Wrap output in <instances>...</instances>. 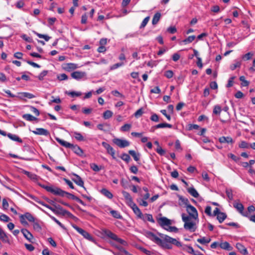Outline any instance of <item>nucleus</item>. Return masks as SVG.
Wrapping results in <instances>:
<instances>
[{
  "instance_id": "6e6d98bb",
  "label": "nucleus",
  "mask_w": 255,
  "mask_h": 255,
  "mask_svg": "<svg viewBox=\"0 0 255 255\" xmlns=\"http://www.w3.org/2000/svg\"><path fill=\"white\" fill-rule=\"evenodd\" d=\"M145 219H143V220H147L148 221H149L150 222H152V223H154V220L152 217V216L150 214H145Z\"/></svg>"
},
{
  "instance_id": "72a5a7b5",
  "label": "nucleus",
  "mask_w": 255,
  "mask_h": 255,
  "mask_svg": "<svg viewBox=\"0 0 255 255\" xmlns=\"http://www.w3.org/2000/svg\"><path fill=\"white\" fill-rule=\"evenodd\" d=\"M240 80L242 82L241 85L242 86L247 87L249 85L250 82L245 79V76H241L240 77Z\"/></svg>"
},
{
  "instance_id": "f257e3e1",
  "label": "nucleus",
  "mask_w": 255,
  "mask_h": 255,
  "mask_svg": "<svg viewBox=\"0 0 255 255\" xmlns=\"http://www.w3.org/2000/svg\"><path fill=\"white\" fill-rule=\"evenodd\" d=\"M145 235L146 237L154 242L155 244L165 249H171L172 245H174L177 247H181L180 242L167 235L159 234L160 238L158 237L153 233L146 231L145 232Z\"/></svg>"
},
{
  "instance_id": "a878e982",
  "label": "nucleus",
  "mask_w": 255,
  "mask_h": 255,
  "mask_svg": "<svg viewBox=\"0 0 255 255\" xmlns=\"http://www.w3.org/2000/svg\"><path fill=\"white\" fill-rule=\"evenodd\" d=\"M128 153L130 155H131L133 157V159L136 161H138L139 160L140 155L139 153L136 154V152H135V151L132 150H129Z\"/></svg>"
},
{
  "instance_id": "3c124183",
  "label": "nucleus",
  "mask_w": 255,
  "mask_h": 255,
  "mask_svg": "<svg viewBox=\"0 0 255 255\" xmlns=\"http://www.w3.org/2000/svg\"><path fill=\"white\" fill-rule=\"evenodd\" d=\"M90 167L92 168L94 171L98 172L99 171L101 168H100L96 164L92 163L90 164Z\"/></svg>"
},
{
  "instance_id": "f3484780",
  "label": "nucleus",
  "mask_w": 255,
  "mask_h": 255,
  "mask_svg": "<svg viewBox=\"0 0 255 255\" xmlns=\"http://www.w3.org/2000/svg\"><path fill=\"white\" fill-rule=\"evenodd\" d=\"M122 194H123L124 197H125V199L126 200L127 204L128 205H130L131 204V203H134L133 202V200H132V199L131 196L128 192L123 191L122 192Z\"/></svg>"
},
{
  "instance_id": "cd10ccee",
  "label": "nucleus",
  "mask_w": 255,
  "mask_h": 255,
  "mask_svg": "<svg viewBox=\"0 0 255 255\" xmlns=\"http://www.w3.org/2000/svg\"><path fill=\"white\" fill-rule=\"evenodd\" d=\"M197 242L201 244L206 245L211 242V239L203 237L202 238L198 239Z\"/></svg>"
},
{
  "instance_id": "e433bc0d",
  "label": "nucleus",
  "mask_w": 255,
  "mask_h": 255,
  "mask_svg": "<svg viewBox=\"0 0 255 255\" xmlns=\"http://www.w3.org/2000/svg\"><path fill=\"white\" fill-rule=\"evenodd\" d=\"M105 234L107 236H108V237H109L110 238H111L114 240H115V239H116V238L117 237V236L116 234H115L114 233H113V232H112L110 231H106Z\"/></svg>"
},
{
  "instance_id": "0e129e2a",
  "label": "nucleus",
  "mask_w": 255,
  "mask_h": 255,
  "mask_svg": "<svg viewBox=\"0 0 255 255\" xmlns=\"http://www.w3.org/2000/svg\"><path fill=\"white\" fill-rule=\"evenodd\" d=\"M22 94L24 97L27 98L28 99H32L35 97L34 95L29 93L24 92L22 93Z\"/></svg>"
},
{
  "instance_id": "6ab92c4d",
  "label": "nucleus",
  "mask_w": 255,
  "mask_h": 255,
  "mask_svg": "<svg viewBox=\"0 0 255 255\" xmlns=\"http://www.w3.org/2000/svg\"><path fill=\"white\" fill-rule=\"evenodd\" d=\"M159 223L161 226H168L171 224L170 220L166 217H161L159 218Z\"/></svg>"
},
{
  "instance_id": "c03bdc74",
  "label": "nucleus",
  "mask_w": 255,
  "mask_h": 255,
  "mask_svg": "<svg viewBox=\"0 0 255 255\" xmlns=\"http://www.w3.org/2000/svg\"><path fill=\"white\" fill-rule=\"evenodd\" d=\"M121 158L126 162L128 163L130 160L129 155L127 153H123L122 154Z\"/></svg>"
},
{
  "instance_id": "473e14b6",
  "label": "nucleus",
  "mask_w": 255,
  "mask_h": 255,
  "mask_svg": "<svg viewBox=\"0 0 255 255\" xmlns=\"http://www.w3.org/2000/svg\"><path fill=\"white\" fill-rule=\"evenodd\" d=\"M131 127V125L128 124H125L124 126H123L121 128L120 130L123 132L128 131L130 130Z\"/></svg>"
},
{
  "instance_id": "603ef678",
  "label": "nucleus",
  "mask_w": 255,
  "mask_h": 255,
  "mask_svg": "<svg viewBox=\"0 0 255 255\" xmlns=\"http://www.w3.org/2000/svg\"><path fill=\"white\" fill-rule=\"evenodd\" d=\"M33 223V229L37 232H40L41 230V227L39 224L38 222H34Z\"/></svg>"
},
{
  "instance_id": "13d9d810",
  "label": "nucleus",
  "mask_w": 255,
  "mask_h": 255,
  "mask_svg": "<svg viewBox=\"0 0 255 255\" xmlns=\"http://www.w3.org/2000/svg\"><path fill=\"white\" fill-rule=\"evenodd\" d=\"M57 78L60 81L65 80L68 79V76L66 74L63 73L58 75Z\"/></svg>"
},
{
  "instance_id": "20e7f679",
  "label": "nucleus",
  "mask_w": 255,
  "mask_h": 255,
  "mask_svg": "<svg viewBox=\"0 0 255 255\" xmlns=\"http://www.w3.org/2000/svg\"><path fill=\"white\" fill-rule=\"evenodd\" d=\"M73 227L81 235H82L85 239L90 241L94 242V240L92 236L87 231L77 226L76 225H73Z\"/></svg>"
},
{
  "instance_id": "680f3d73",
  "label": "nucleus",
  "mask_w": 255,
  "mask_h": 255,
  "mask_svg": "<svg viewBox=\"0 0 255 255\" xmlns=\"http://www.w3.org/2000/svg\"><path fill=\"white\" fill-rule=\"evenodd\" d=\"M143 113V109L142 108H140L138 109L135 113H134V116L136 118H138L140 117L142 114Z\"/></svg>"
},
{
  "instance_id": "052dcab7",
  "label": "nucleus",
  "mask_w": 255,
  "mask_h": 255,
  "mask_svg": "<svg viewBox=\"0 0 255 255\" xmlns=\"http://www.w3.org/2000/svg\"><path fill=\"white\" fill-rule=\"evenodd\" d=\"M48 73V71L44 70L42 71L38 76V78L39 80H42L43 79L44 77H45Z\"/></svg>"
},
{
  "instance_id": "c85d7f7f",
  "label": "nucleus",
  "mask_w": 255,
  "mask_h": 255,
  "mask_svg": "<svg viewBox=\"0 0 255 255\" xmlns=\"http://www.w3.org/2000/svg\"><path fill=\"white\" fill-rule=\"evenodd\" d=\"M22 118L28 121H33L37 120V118L32 116L30 114H24Z\"/></svg>"
},
{
  "instance_id": "79ce46f5",
  "label": "nucleus",
  "mask_w": 255,
  "mask_h": 255,
  "mask_svg": "<svg viewBox=\"0 0 255 255\" xmlns=\"http://www.w3.org/2000/svg\"><path fill=\"white\" fill-rule=\"evenodd\" d=\"M241 65V62L236 61L234 64L231 65L230 68L232 70H234L237 68L240 67Z\"/></svg>"
},
{
  "instance_id": "2eb2a0df",
  "label": "nucleus",
  "mask_w": 255,
  "mask_h": 255,
  "mask_svg": "<svg viewBox=\"0 0 255 255\" xmlns=\"http://www.w3.org/2000/svg\"><path fill=\"white\" fill-rule=\"evenodd\" d=\"M69 148H71L76 154L79 155H81L83 153L82 149L77 145L71 144Z\"/></svg>"
},
{
  "instance_id": "0eeeda50",
  "label": "nucleus",
  "mask_w": 255,
  "mask_h": 255,
  "mask_svg": "<svg viewBox=\"0 0 255 255\" xmlns=\"http://www.w3.org/2000/svg\"><path fill=\"white\" fill-rule=\"evenodd\" d=\"M102 144L106 149L107 153L110 154L113 158L115 159V151L114 148L109 144L105 141L102 142Z\"/></svg>"
},
{
  "instance_id": "7c9ffc66",
  "label": "nucleus",
  "mask_w": 255,
  "mask_h": 255,
  "mask_svg": "<svg viewBox=\"0 0 255 255\" xmlns=\"http://www.w3.org/2000/svg\"><path fill=\"white\" fill-rule=\"evenodd\" d=\"M113 245L120 251V253H123L126 255H132L128 253L127 251H126L122 246H118L114 244H113Z\"/></svg>"
},
{
  "instance_id": "de8ad7c7",
  "label": "nucleus",
  "mask_w": 255,
  "mask_h": 255,
  "mask_svg": "<svg viewBox=\"0 0 255 255\" xmlns=\"http://www.w3.org/2000/svg\"><path fill=\"white\" fill-rule=\"evenodd\" d=\"M164 76L168 78H171L173 76V72L172 70H167L164 72Z\"/></svg>"
},
{
  "instance_id": "412c9836",
  "label": "nucleus",
  "mask_w": 255,
  "mask_h": 255,
  "mask_svg": "<svg viewBox=\"0 0 255 255\" xmlns=\"http://www.w3.org/2000/svg\"><path fill=\"white\" fill-rule=\"evenodd\" d=\"M56 140L57 141L60 143L63 146H64L66 148H70V146H71V143L66 141L64 140L60 139L59 138H56Z\"/></svg>"
},
{
  "instance_id": "393cba45",
  "label": "nucleus",
  "mask_w": 255,
  "mask_h": 255,
  "mask_svg": "<svg viewBox=\"0 0 255 255\" xmlns=\"http://www.w3.org/2000/svg\"><path fill=\"white\" fill-rule=\"evenodd\" d=\"M172 127V126L170 124H167V123H161L159 124H158L156 125L155 126L153 127L152 128H171Z\"/></svg>"
},
{
  "instance_id": "b1692460",
  "label": "nucleus",
  "mask_w": 255,
  "mask_h": 255,
  "mask_svg": "<svg viewBox=\"0 0 255 255\" xmlns=\"http://www.w3.org/2000/svg\"><path fill=\"white\" fill-rule=\"evenodd\" d=\"M101 193L109 199H112L113 197L112 193L106 188L101 190Z\"/></svg>"
},
{
  "instance_id": "4c0bfd02",
  "label": "nucleus",
  "mask_w": 255,
  "mask_h": 255,
  "mask_svg": "<svg viewBox=\"0 0 255 255\" xmlns=\"http://www.w3.org/2000/svg\"><path fill=\"white\" fill-rule=\"evenodd\" d=\"M38 37L40 38H43L46 41H48L50 39V37L47 35H44L42 34L38 33L35 31L33 32Z\"/></svg>"
},
{
  "instance_id": "bf43d9fd",
  "label": "nucleus",
  "mask_w": 255,
  "mask_h": 255,
  "mask_svg": "<svg viewBox=\"0 0 255 255\" xmlns=\"http://www.w3.org/2000/svg\"><path fill=\"white\" fill-rule=\"evenodd\" d=\"M123 65H124L123 62L116 63L115 64L112 65L110 67V70H113L119 68V67L123 66Z\"/></svg>"
},
{
  "instance_id": "c9c22d12",
  "label": "nucleus",
  "mask_w": 255,
  "mask_h": 255,
  "mask_svg": "<svg viewBox=\"0 0 255 255\" xmlns=\"http://www.w3.org/2000/svg\"><path fill=\"white\" fill-rule=\"evenodd\" d=\"M195 38L196 37L195 35L189 36L187 38L183 40V42L185 44L191 43L195 39Z\"/></svg>"
},
{
  "instance_id": "37998d69",
  "label": "nucleus",
  "mask_w": 255,
  "mask_h": 255,
  "mask_svg": "<svg viewBox=\"0 0 255 255\" xmlns=\"http://www.w3.org/2000/svg\"><path fill=\"white\" fill-rule=\"evenodd\" d=\"M74 135L75 138L79 141H83L84 140V137L80 133L75 132Z\"/></svg>"
},
{
  "instance_id": "774afa93",
  "label": "nucleus",
  "mask_w": 255,
  "mask_h": 255,
  "mask_svg": "<svg viewBox=\"0 0 255 255\" xmlns=\"http://www.w3.org/2000/svg\"><path fill=\"white\" fill-rule=\"evenodd\" d=\"M129 170L131 173H133L134 174H136L138 171V169L137 167L135 165L131 166L130 167Z\"/></svg>"
},
{
  "instance_id": "bb28decb",
  "label": "nucleus",
  "mask_w": 255,
  "mask_h": 255,
  "mask_svg": "<svg viewBox=\"0 0 255 255\" xmlns=\"http://www.w3.org/2000/svg\"><path fill=\"white\" fill-rule=\"evenodd\" d=\"M227 218V215L225 213H219V215L217 216V218L219 222V223H222Z\"/></svg>"
},
{
  "instance_id": "58836bf2",
  "label": "nucleus",
  "mask_w": 255,
  "mask_h": 255,
  "mask_svg": "<svg viewBox=\"0 0 255 255\" xmlns=\"http://www.w3.org/2000/svg\"><path fill=\"white\" fill-rule=\"evenodd\" d=\"M254 54L252 52H248V53L243 55L242 59L244 60H249L253 56Z\"/></svg>"
},
{
  "instance_id": "864d4df0",
  "label": "nucleus",
  "mask_w": 255,
  "mask_h": 255,
  "mask_svg": "<svg viewBox=\"0 0 255 255\" xmlns=\"http://www.w3.org/2000/svg\"><path fill=\"white\" fill-rule=\"evenodd\" d=\"M149 18H150L149 16H147L143 20V21L140 26V28H143L145 26V25L147 24V22H148Z\"/></svg>"
},
{
  "instance_id": "423d86ee",
  "label": "nucleus",
  "mask_w": 255,
  "mask_h": 255,
  "mask_svg": "<svg viewBox=\"0 0 255 255\" xmlns=\"http://www.w3.org/2000/svg\"><path fill=\"white\" fill-rule=\"evenodd\" d=\"M44 206L46 207V208L50 209L51 211H52L54 213H55L56 214H62V215H65V214H69L70 213L65 210H64L62 207H61L59 205L58 206H55V208L57 209H60L62 212H60L58 210H56V209L53 208V207H50L49 206V205H46L45 204V205H44Z\"/></svg>"
},
{
  "instance_id": "1a4fd4ad",
  "label": "nucleus",
  "mask_w": 255,
  "mask_h": 255,
  "mask_svg": "<svg viewBox=\"0 0 255 255\" xmlns=\"http://www.w3.org/2000/svg\"><path fill=\"white\" fill-rule=\"evenodd\" d=\"M72 175L74 176V177L72 178V180L78 185L83 187L84 189L86 190V188L84 186V181L81 177L75 173H72Z\"/></svg>"
},
{
  "instance_id": "ea45409f",
  "label": "nucleus",
  "mask_w": 255,
  "mask_h": 255,
  "mask_svg": "<svg viewBox=\"0 0 255 255\" xmlns=\"http://www.w3.org/2000/svg\"><path fill=\"white\" fill-rule=\"evenodd\" d=\"M111 214L116 219H121L122 216L120 215V214L117 211L115 210H111L110 211Z\"/></svg>"
},
{
  "instance_id": "a211bd4d",
  "label": "nucleus",
  "mask_w": 255,
  "mask_h": 255,
  "mask_svg": "<svg viewBox=\"0 0 255 255\" xmlns=\"http://www.w3.org/2000/svg\"><path fill=\"white\" fill-rule=\"evenodd\" d=\"M236 248L242 254L246 255L248 254L247 249L241 243H237L236 244Z\"/></svg>"
},
{
  "instance_id": "39448f33",
  "label": "nucleus",
  "mask_w": 255,
  "mask_h": 255,
  "mask_svg": "<svg viewBox=\"0 0 255 255\" xmlns=\"http://www.w3.org/2000/svg\"><path fill=\"white\" fill-rule=\"evenodd\" d=\"M113 142L121 148H124L129 145V142L128 140L118 138H114L113 139Z\"/></svg>"
},
{
  "instance_id": "8fccbe9b",
  "label": "nucleus",
  "mask_w": 255,
  "mask_h": 255,
  "mask_svg": "<svg viewBox=\"0 0 255 255\" xmlns=\"http://www.w3.org/2000/svg\"><path fill=\"white\" fill-rule=\"evenodd\" d=\"M179 200L181 202V203L183 204H184L186 205V207L187 206V205H190L189 204V201L187 199L184 198L182 196L179 197Z\"/></svg>"
},
{
  "instance_id": "4468645a",
  "label": "nucleus",
  "mask_w": 255,
  "mask_h": 255,
  "mask_svg": "<svg viewBox=\"0 0 255 255\" xmlns=\"http://www.w3.org/2000/svg\"><path fill=\"white\" fill-rule=\"evenodd\" d=\"M21 233L24 237L29 242H32L33 239V235L27 229H23L21 230Z\"/></svg>"
},
{
  "instance_id": "5fc2aeb1",
  "label": "nucleus",
  "mask_w": 255,
  "mask_h": 255,
  "mask_svg": "<svg viewBox=\"0 0 255 255\" xmlns=\"http://www.w3.org/2000/svg\"><path fill=\"white\" fill-rule=\"evenodd\" d=\"M0 220L4 222H8L10 220V218L5 214H2L0 216Z\"/></svg>"
},
{
  "instance_id": "c756f323",
  "label": "nucleus",
  "mask_w": 255,
  "mask_h": 255,
  "mask_svg": "<svg viewBox=\"0 0 255 255\" xmlns=\"http://www.w3.org/2000/svg\"><path fill=\"white\" fill-rule=\"evenodd\" d=\"M24 217L28 221L31 222H34L35 219L34 217L29 213H26L24 215Z\"/></svg>"
},
{
  "instance_id": "f03ea898",
  "label": "nucleus",
  "mask_w": 255,
  "mask_h": 255,
  "mask_svg": "<svg viewBox=\"0 0 255 255\" xmlns=\"http://www.w3.org/2000/svg\"><path fill=\"white\" fill-rule=\"evenodd\" d=\"M186 211L188 215L185 213L181 215L182 221L184 222V228L185 230L194 232L197 229L196 221L198 222V214L196 209L189 205L186 206Z\"/></svg>"
},
{
  "instance_id": "9b49d317",
  "label": "nucleus",
  "mask_w": 255,
  "mask_h": 255,
  "mask_svg": "<svg viewBox=\"0 0 255 255\" xmlns=\"http://www.w3.org/2000/svg\"><path fill=\"white\" fill-rule=\"evenodd\" d=\"M86 76V73L82 71H75L71 73V77L76 79L80 80Z\"/></svg>"
},
{
  "instance_id": "49530a36",
  "label": "nucleus",
  "mask_w": 255,
  "mask_h": 255,
  "mask_svg": "<svg viewBox=\"0 0 255 255\" xmlns=\"http://www.w3.org/2000/svg\"><path fill=\"white\" fill-rule=\"evenodd\" d=\"M115 241H117L118 243H120V244L124 246H127L128 245V243L126 241L121 238H119L118 236L117 237L116 239H115Z\"/></svg>"
},
{
  "instance_id": "4be33fe9",
  "label": "nucleus",
  "mask_w": 255,
  "mask_h": 255,
  "mask_svg": "<svg viewBox=\"0 0 255 255\" xmlns=\"http://www.w3.org/2000/svg\"><path fill=\"white\" fill-rule=\"evenodd\" d=\"M188 192L192 196L197 198L199 196V194L194 187H190L187 189Z\"/></svg>"
},
{
  "instance_id": "338daca9",
  "label": "nucleus",
  "mask_w": 255,
  "mask_h": 255,
  "mask_svg": "<svg viewBox=\"0 0 255 255\" xmlns=\"http://www.w3.org/2000/svg\"><path fill=\"white\" fill-rule=\"evenodd\" d=\"M26 249L29 251H33L34 250V247L31 244H25L24 245Z\"/></svg>"
},
{
  "instance_id": "a19ab883",
  "label": "nucleus",
  "mask_w": 255,
  "mask_h": 255,
  "mask_svg": "<svg viewBox=\"0 0 255 255\" xmlns=\"http://www.w3.org/2000/svg\"><path fill=\"white\" fill-rule=\"evenodd\" d=\"M226 193L229 199L232 200L233 199V194L232 190L231 189H227L226 190Z\"/></svg>"
},
{
  "instance_id": "ddd939ff",
  "label": "nucleus",
  "mask_w": 255,
  "mask_h": 255,
  "mask_svg": "<svg viewBox=\"0 0 255 255\" xmlns=\"http://www.w3.org/2000/svg\"><path fill=\"white\" fill-rule=\"evenodd\" d=\"M35 134L43 135L48 136L49 135V132L46 129L43 128H37L35 130L32 131Z\"/></svg>"
},
{
  "instance_id": "aec40b11",
  "label": "nucleus",
  "mask_w": 255,
  "mask_h": 255,
  "mask_svg": "<svg viewBox=\"0 0 255 255\" xmlns=\"http://www.w3.org/2000/svg\"><path fill=\"white\" fill-rule=\"evenodd\" d=\"M161 13L159 12H156L153 16L152 20V23L153 25L156 24L158 21H159L161 18Z\"/></svg>"
},
{
  "instance_id": "e2e57ef3",
  "label": "nucleus",
  "mask_w": 255,
  "mask_h": 255,
  "mask_svg": "<svg viewBox=\"0 0 255 255\" xmlns=\"http://www.w3.org/2000/svg\"><path fill=\"white\" fill-rule=\"evenodd\" d=\"M51 218L55 222H56L59 226H60L63 229H66L64 226L57 219H56L54 217L51 216Z\"/></svg>"
},
{
  "instance_id": "09e8293b",
  "label": "nucleus",
  "mask_w": 255,
  "mask_h": 255,
  "mask_svg": "<svg viewBox=\"0 0 255 255\" xmlns=\"http://www.w3.org/2000/svg\"><path fill=\"white\" fill-rule=\"evenodd\" d=\"M68 94L72 97H79L82 95V93L79 92L72 91L68 93Z\"/></svg>"
},
{
  "instance_id": "a18cd8bd",
  "label": "nucleus",
  "mask_w": 255,
  "mask_h": 255,
  "mask_svg": "<svg viewBox=\"0 0 255 255\" xmlns=\"http://www.w3.org/2000/svg\"><path fill=\"white\" fill-rule=\"evenodd\" d=\"M239 146L242 148H248L250 147L249 144L245 141H242L239 144Z\"/></svg>"
},
{
  "instance_id": "dca6fc26",
  "label": "nucleus",
  "mask_w": 255,
  "mask_h": 255,
  "mask_svg": "<svg viewBox=\"0 0 255 255\" xmlns=\"http://www.w3.org/2000/svg\"><path fill=\"white\" fill-rule=\"evenodd\" d=\"M219 247L223 250L227 251H232L233 248L227 242H221L220 243Z\"/></svg>"
},
{
  "instance_id": "6e6552de",
  "label": "nucleus",
  "mask_w": 255,
  "mask_h": 255,
  "mask_svg": "<svg viewBox=\"0 0 255 255\" xmlns=\"http://www.w3.org/2000/svg\"><path fill=\"white\" fill-rule=\"evenodd\" d=\"M129 206L132 209L134 214L139 218H140V219L143 218V215L142 214L140 210L139 209V208L137 206V205L134 203H131V204Z\"/></svg>"
},
{
  "instance_id": "7ed1b4c3",
  "label": "nucleus",
  "mask_w": 255,
  "mask_h": 255,
  "mask_svg": "<svg viewBox=\"0 0 255 255\" xmlns=\"http://www.w3.org/2000/svg\"><path fill=\"white\" fill-rule=\"evenodd\" d=\"M38 185L42 188L45 189L47 192H50L54 195H59L62 197H64L67 195L68 198L74 199L75 196L72 194L65 192L59 188L53 187V186H47L39 183Z\"/></svg>"
},
{
  "instance_id": "f8f14e48",
  "label": "nucleus",
  "mask_w": 255,
  "mask_h": 255,
  "mask_svg": "<svg viewBox=\"0 0 255 255\" xmlns=\"http://www.w3.org/2000/svg\"><path fill=\"white\" fill-rule=\"evenodd\" d=\"M219 141L221 143L233 144L234 140L231 136H221L219 138Z\"/></svg>"
},
{
  "instance_id": "4d7b16f0",
  "label": "nucleus",
  "mask_w": 255,
  "mask_h": 255,
  "mask_svg": "<svg viewBox=\"0 0 255 255\" xmlns=\"http://www.w3.org/2000/svg\"><path fill=\"white\" fill-rule=\"evenodd\" d=\"M156 151L160 155H164L165 154V150L163 149L160 146L156 149Z\"/></svg>"
},
{
  "instance_id": "5701e85b",
  "label": "nucleus",
  "mask_w": 255,
  "mask_h": 255,
  "mask_svg": "<svg viewBox=\"0 0 255 255\" xmlns=\"http://www.w3.org/2000/svg\"><path fill=\"white\" fill-rule=\"evenodd\" d=\"M7 136L12 140L16 141L20 143L22 142V139L15 134H12L9 133L7 134Z\"/></svg>"
},
{
  "instance_id": "f704fd0d",
  "label": "nucleus",
  "mask_w": 255,
  "mask_h": 255,
  "mask_svg": "<svg viewBox=\"0 0 255 255\" xmlns=\"http://www.w3.org/2000/svg\"><path fill=\"white\" fill-rule=\"evenodd\" d=\"M113 112L110 110H107L103 113V118L105 119H108L113 116Z\"/></svg>"
},
{
  "instance_id": "69168bd1",
  "label": "nucleus",
  "mask_w": 255,
  "mask_h": 255,
  "mask_svg": "<svg viewBox=\"0 0 255 255\" xmlns=\"http://www.w3.org/2000/svg\"><path fill=\"white\" fill-rule=\"evenodd\" d=\"M77 65L74 63H68L67 64V68L68 69L74 70L77 68Z\"/></svg>"
},
{
  "instance_id": "9d476101",
  "label": "nucleus",
  "mask_w": 255,
  "mask_h": 255,
  "mask_svg": "<svg viewBox=\"0 0 255 255\" xmlns=\"http://www.w3.org/2000/svg\"><path fill=\"white\" fill-rule=\"evenodd\" d=\"M234 207L241 213L243 216L247 217L248 216V213L244 212V207L241 203L234 204Z\"/></svg>"
},
{
  "instance_id": "2f4dec72",
  "label": "nucleus",
  "mask_w": 255,
  "mask_h": 255,
  "mask_svg": "<svg viewBox=\"0 0 255 255\" xmlns=\"http://www.w3.org/2000/svg\"><path fill=\"white\" fill-rule=\"evenodd\" d=\"M221 107L219 105H216L214 107L213 113L216 115H219L221 112Z\"/></svg>"
}]
</instances>
